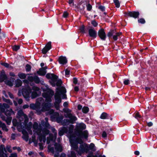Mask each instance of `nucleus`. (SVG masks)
Masks as SVG:
<instances>
[{
  "mask_svg": "<svg viewBox=\"0 0 157 157\" xmlns=\"http://www.w3.org/2000/svg\"><path fill=\"white\" fill-rule=\"evenodd\" d=\"M22 83V81L21 80L17 79L16 81V86L17 87H19L21 86Z\"/></svg>",
  "mask_w": 157,
  "mask_h": 157,
  "instance_id": "nucleus-32",
  "label": "nucleus"
},
{
  "mask_svg": "<svg viewBox=\"0 0 157 157\" xmlns=\"http://www.w3.org/2000/svg\"><path fill=\"white\" fill-rule=\"evenodd\" d=\"M65 75L67 77H69V70L67 68L65 70Z\"/></svg>",
  "mask_w": 157,
  "mask_h": 157,
  "instance_id": "nucleus-48",
  "label": "nucleus"
},
{
  "mask_svg": "<svg viewBox=\"0 0 157 157\" xmlns=\"http://www.w3.org/2000/svg\"><path fill=\"white\" fill-rule=\"evenodd\" d=\"M69 157H76L75 153V151H72L71 152V155H69Z\"/></svg>",
  "mask_w": 157,
  "mask_h": 157,
  "instance_id": "nucleus-44",
  "label": "nucleus"
},
{
  "mask_svg": "<svg viewBox=\"0 0 157 157\" xmlns=\"http://www.w3.org/2000/svg\"><path fill=\"white\" fill-rule=\"evenodd\" d=\"M146 91H149L151 90V88L149 87H146L144 88Z\"/></svg>",
  "mask_w": 157,
  "mask_h": 157,
  "instance_id": "nucleus-64",
  "label": "nucleus"
},
{
  "mask_svg": "<svg viewBox=\"0 0 157 157\" xmlns=\"http://www.w3.org/2000/svg\"><path fill=\"white\" fill-rule=\"evenodd\" d=\"M46 76L47 78L51 79L50 82L52 86H59L62 83V81L60 80H58L57 76L53 74L48 73Z\"/></svg>",
  "mask_w": 157,
  "mask_h": 157,
  "instance_id": "nucleus-10",
  "label": "nucleus"
},
{
  "mask_svg": "<svg viewBox=\"0 0 157 157\" xmlns=\"http://www.w3.org/2000/svg\"><path fill=\"white\" fill-rule=\"evenodd\" d=\"M59 63L62 65L66 64L67 62V59L65 57L61 56L58 59Z\"/></svg>",
  "mask_w": 157,
  "mask_h": 157,
  "instance_id": "nucleus-19",
  "label": "nucleus"
},
{
  "mask_svg": "<svg viewBox=\"0 0 157 157\" xmlns=\"http://www.w3.org/2000/svg\"><path fill=\"white\" fill-rule=\"evenodd\" d=\"M115 34L113 35V39L114 41H116L118 39V37L120 36L122 34L121 32L115 33Z\"/></svg>",
  "mask_w": 157,
  "mask_h": 157,
  "instance_id": "nucleus-25",
  "label": "nucleus"
},
{
  "mask_svg": "<svg viewBox=\"0 0 157 157\" xmlns=\"http://www.w3.org/2000/svg\"><path fill=\"white\" fill-rule=\"evenodd\" d=\"M63 111L64 112L66 113V115H65V116L66 117H69V113H68V110L67 109H64Z\"/></svg>",
  "mask_w": 157,
  "mask_h": 157,
  "instance_id": "nucleus-47",
  "label": "nucleus"
},
{
  "mask_svg": "<svg viewBox=\"0 0 157 157\" xmlns=\"http://www.w3.org/2000/svg\"><path fill=\"white\" fill-rule=\"evenodd\" d=\"M134 154L137 155H138L140 154V152L139 151H135L134 152Z\"/></svg>",
  "mask_w": 157,
  "mask_h": 157,
  "instance_id": "nucleus-63",
  "label": "nucleus"
},
{
  "mask_svg": "<svg viewBox=\"0 0 157 157\" xmlns=\"http://www.w3.org/2000/svg\"><path fill=\"white\" fill-rule=\"evenodd\" d=\"M0 127H1L3 130H4L6 132L8 131V129L7 128L6 125L2 123L0 121Z\"/></svg>",
  "mask_w": 157,
  "mask_h": 157,
  "instance_id": "nucleus-27",
  "label": "nucleus"
},
{
  "mask_svg": "<svg viewBox=\"0 0 157 157\" xmlns=\"http://www.w3.org/2000/svg\"><path fill=\"white\" fill-rule=\"evenodd\" d=\"M54 94V92L51 90H49L47 93L44 92L43 94V97L45 98V101L44 102V100L42 98H40L36 100L35 104H31L30 105L31 108L35 110L39 113L41 112L48 111V114H52L51 118L52 119L56 118L58 123L61 122L63 125H68L69 124L68 120L64 119L62 121V118H57L58 114L56 113H54L52 109H50L51 106V102L52 101V97Z\"/></svg>",
  "mask_w": 157,
  "mask_h": 157,
  "instance_id": "nucleus-1",
  "label": "nucleus"
},
{
  "mask_svg": "<svg viewBox=\"0 0 157 157\" xmlns=\"http://www.w3.org/2000/svg\"><path fill=\"white\" fill-rule=\"evenodd\" d=\"M52 130L53 133L49 134V138L47 137V142L48 144L54 142L56 139L57 132L55 129L54 128H52Z\"/></svg>",
  "mask_w": 157,
  "mask_h": 157,
  "instance_id": "nucleus-11",
  "label": "nucleus"
},
{
  "mask_svg": "<svg viewBox=\"0 0 157 157\" xmlns=\"http://www.w3.org/2000/svg\"><path fill=\"white\" fill-rule=\"evenodd\" d=\"M98 35L101 40L105 41L106 40L107 36L103 28H101L98 30Z\"/></svg>",
  "mask_w": 157,
  "mask_h": 157,
  "instance_id": "nucleus-13",
  "label": "nucleus"
},
{
  "mask_svg": "<svg viewBox=\"0 0 157 157\" xmlns=\"http://www.w3.org/2000/svg\"><path fill=\"white\" fill-rule=\"evenodd\" d=\"M1 147L2 149L0 150V157H7V155L3 152V146H2Z\"/></svg>",
  "mask_w": 157,
  "mask_h": 157,
  "instance_id": "nucleus-28",
  "label": "nucleus"
},
{
  "mask_svg": "<svg viewBox=\"0 0 157 157\" xmlns=\"http://www.w3.org/2000/svg\"><path fill=\"white\" fill-rule=\"evenodd\" d=\"M100 118L102 119H110L111 121L113 120L111 115L105 112L102 113L101 115Z\"/></svg>",
  "mask_w": 157,
  "mask_h": 157,
  "instance_id": "nucleus-17",
  "label": "nucleus"
},
{
  "mask_svg": "<svg viewBox=\"0 0 157 157\" xmlns=\"http://www.w3.org/2000/svg\"><path fill=\"white\" fill-rule=\"evenodd\" d=\"M25 69L27 71H29L31 70V67L29 65L27 64L26 66Z\"/></svg>",
  "mask_w": 157,
  "mask_h": 157,
  "instance_id": "nucleus-46",
  "label": "nucleus"
},
{
  "mask_svg": "<svg viewBox=\"0 0 157 157\" xmlns=\"http://www.w3.org/2000/svg\"><path fill=\"white\" fill-rule=\"evenodd\" d=\"M67 132V129L65 127H63L61 129V130H60L59 132V136H62L64 133H65Z\"/></svg>",
  "mask_w": 157,
  "mask_h": 157,
  "instance_id": "nucleus-26",
  "label": "nucleus"
},
{
  "mask_svg": "<svg viewBox=\"0 0 157 157\" xmlns=\"http://www.w3.org/2000/svg\"><path fill=\"white\" fill-rule=\"evenodd\" d=\"M33 81L36 83H39L40 82V80L39 78L37 76H35L33 78Z\"/></svg>",
  "mask_w": 157,
  "mask_h": 157,
  "instance_id": "nucleus-42",
  "label": "nucleus"
},
{
  "mask_svg": "<svg viewBox=\"0 0 157 157\" xmlns=\"http://www.w3.org/2000/svg\"><path fill=\"white\" fill-rule=\"evenodd\" d=\"M6 149L7 150L10 152H12L11 150L10 149V147L9 146H7L6 147Z\"/></svg>",
  "mask_w": 157,
  "mask_h": 157,
  "instance_id": "nucleus-62",
  "label": "nucleus"
},
{
  "mask_svg": "<svg viewBox=\"0 0 157 157\" xmlns=\"http://www.w3.org/2000/svg\"><path fill=\"white\" fill-rule=\"evenodd\" d=\"M74 0H69V5L71 6H74Z\"/></svg>",
  "mask_w": 157,
  "mask_h": 157,
  "instance_id": "nucleus-51",
  "label": "nucleus"
},
{
  "mask_svg": "<svg viewBox=\"0 0 157 157\" xmlns=\"http://www.w3.org/2000/svg\"><path fill=\"white\" fill-rule=\"evenodd\" d=\"M5 101L7 102L8 104L3 103V105L0 104V117L2 119L6 121L7 124L10 125V124L12 118L11 117H8L6 119L5 116L2 115V113L4 112L6 109L9 108L10 105H12V103L8 99H5Z\"/></svg>",
  "mask_w": 157,
  "mask_h": 157,
  "instance_id": "nucleus-8",
  "label": "nucleus"
},
{
  "mask_svg": "<svg viewBox=\"0 0 157 157\" xmlns=\"http://www.w3.org/2000/svg\"><path fill=\"white\" fill-rule=\"evenodd\" d=\"M18 76L19 78L21 79H24L26 77V75L25 74L19 73L18 74Z\"/></svg>",
  "mask_w": 157,
  "mask_h": 157,
  "instance_id": "nucleus-33",
  "label": "nucleus"
},
{
  "mask_svg": "<svg viewBox=\"0 0 157 157\" xmlns=\"http://www.w3.org/2000/svg\"><path fill=\"white\" fill-rule=\"evenodd\" d=\"M102 136L103 138H105L107 137V135L105 132L104 131L103 132L102 134Z\"/></svg>",
  "mask_w": 157,
  "mask_h": 157,
  "instance_id": "nucleus-52",
  "label": "nucleus"
},
{
  "mask_svg": "<svg viewBox=\"0 0 157 157\" xmlns=\"http://www.w3.org/2000/svg\"><path fill=\"white\" fill-rule=\"evenodd\" d=\"M33 141V142H34V143L35 144V145H36L37 144V142L36 141V139H35V137H32V140Z\"/></svg>",
  "mask_w": 157,
  "mask_h": 157,
  "instance_id": "nucleus-53",
  "label": "nucleus"
},
{
  "mask_svg": "<svg viewBox=\"0 0 157 157\" xmlns=\"http://www.w3.org/2000/svg\"><path fill=\"white\" fill-rule=\"evenodd\" d=\"M74 90L75 92H77L79 90V87L78 86H75L74 87Z\"/></svg>",
  "mask_w": 157,
  "mask_h": 157,
  "instance_id": "nucleus-50",
  "label": "nucleus"
},
{
  "mask_svg": "<svg viewBox=\"0 0 157 157\" xmlns=\"http://www.w3.org/2000/svg\"><path fill=\"white\" fill-rule=\"evenodd\" d=\"M46 122L44 123L43 121L41 122V124L43 125H45L47 127H48L49 126V124L48 123V119L47 118H45Z\"/></svg>",
  "mask_w": 157,
  "mask_h": 157,
  "instance_id": "nucleus-34",
  "label": "nucleus"
},
{
  "mask_svg": "<svg viewBox=\"0 0 157 157\" xmlns=\"http://www.w3.org/2000/svg\"><path fill=\"white\" fill-rule=\"evenodd\" d=\"M91 24L94 27H97L98 25V22L94 20L91 21Z\"/></svg>",
  "mask_w": 157,
  "mask_h": 157,
  "instance_id": "nucleus-39",
  "label": "nucleus"
},
{
  "mask_svg": "<svg viewBox=\"0 0 157 157\" xmlns=\"http://www.w3.org/2000/svg\"><path fill=\"white\" fill-rule=\"evenodd\" d=\"M82 106L80 104H78L77 106V109L78 110H80L82 108Z\"/></svg>",
  "mask_w": 157,
  "mask_h": 157,
  "instance_id": "nucleus-54",
  "label": "nucleus"
},
{
  "mask_svg": "<svg viewBox=\"0 0 157 157\" xmlns=\"http://www.w3.org/2000/svg\"><path fill=\"white\" fill-rule=\"evenodd\" d=\"M71 111L69 109V124H73L76 123L77 118L75 115L71 113Z\"/></svg>",
  "mask_w": 157,
  "mask_h": 157,
  "instance_id": "nucleus-15",
  "label": "nucleus"
},
{
  "mask_svg": "<svg viewBox=\"0 0 157 157\" xmlns=\"http://www.w3.org/2000/svg\"><path fill=\"white\" fill-rule=\"evenodd\" d=\"M51 42H49L42 50V52L44 54H46L47 52L51 48Z\"/></svg>",
  "mask_w": 157,
  "mask_h": 157,
  "instance_id": "nucleus-18",
  "label": "nucleus"
},
{
  "mask_svg": "<svg viewBox=\"0 0 157 157\" xmlns=\"http://www.w3.org/2000/svg\"><path fill=\"white\" fill-rule=\"evenodd\" d=\"M133 116L135 118L137 119H138L141 118V116L140 114L138 112L134 113L133 115Z\"/></svg>",
  "mask_w": 157,
  "mask_h": 157,
  "instance_id": "nucleus-31",
  "label": "nucleus"
},
{
  "mask_svg": "<svg viewBox=\"0 0 157 157\" xmlns=\"http://www.w3.org/2000/svg\"><path fill=\"white\" fill-rule=\"evenodd\" d=\"M68 15V13L67 12H64L63 13V17H66Z\"/></svg>",
  "mask_w": 157,
  "mask_h": 157,
  "instance_id": "nucleus-55",
  "label": "nucleus"
},
{
  "mask_svg": "<svg viewBox=\"0 0 157 157\" xmlns=\"http://www.w3.org/2000/svg\"><path fill=\"white\" fill-rule=\"evenodd\" d=\"M7 77L5 74L4 72H2L0 76V81H4L5 83L10 86L13 85V83L7 80Z\"/></svg>",
  "mask_w": 157,
  "mask_h": 157,
  "instance_id": "nucleus-12",
  "label": "nucleus"
},
{
  "mask_svg": "<svg viewBox=\"0 0 157 157\" xmlns=\"http://www.w3.org/2000/svg\"><path fill=\"white\" fill-rule=\"evenodd\" d=\"M88 27H85L84 25H82L79 28L80 32L82 33H86L87 32Z\"/></svg>",
  "mask_w": 157,
  "mask_h": 157,
  "instance_id": "nucleus-21",
  "label": "nucleus"
},
{
  "mask_svg": "<svg viewBox=\"0 0 157 157\" xmlns=\"http://www.w3.org/2000/svg\"><path fill=\"white\" fill-rule=\"evenodd\" d=\"M73 138L69 135V142L71 149L75 151L81 155L85 152L87 153V144L84 143L82 139L84 138L75 137L73 136Z\"/></svg>",
  "mask_w": 157,
  "mask_h": 157,
  "instance_id": "nucleus-3",
  "label": "nucleus"
},
{
  "mask_svg": "<svg viewBox=\"0 0 157 157\" xmlns=\"http://www.w3.org/2000/svg\"><path fill=\"white\" fill-rule=\"evenodd\" d=\"M87 149H88V151L90 150H91L93 151H95L96 150L94 144L93 143H91L89 146L87 144Z\"/></svg>",
  "mask_w": 157,
  "mask_h": 157,
  "instance_id": "nucleus-22",
  "label": "nucleus"
},
{
  "mask_svg": "<svg viewBox=\"0 0 157 157\" xmlns=\"http://www.w3.org/2000/svg\"><path fill=\"white\" fill-rule=\"evenodd\" d=\"M98 153L97 152L96 154L95 155H93V152H90L88 154L87 157H98Z\"/></svg>",
  "mask_w": 157,
  "mask_h": 157,
  "instance_id": "nucleus-30",
  "label": "nucleus"
},
{
  "mask_svg": "<svg viewBox=\"0 0 157 157\" xmlns=\"http://www.w3.org/2000/svg\"><path fill=\"white\" fill-rule=\"evenodd\" d=\"M98 8L102 12H104L105 10V7L101 5L98 6Z\"/></svg>",
  "mask_w": 157,
  "mask_h": 157,
  "instance_id": "nucleus-40",
  "label": "nucleus"
},
{
  "mask_svg": "<svg viewBox=\"0 0 157 157\" xmlns=\"http://www.w3.org/2000/svg\"><path fill=\"white\" fill-rule=\"evenodd\" d=\"M48 147L49 151L54 154V157H67L66 155L64 153H62L60 156L58 155L59 153L62 151V147L60 144H55V149L50 146H49Z\"/></svg>",
  "mask_w": 157,
  "mask_h": 157,
  "instance_id": "nucleus-9",
  "label": "nucleus"
},
{
  "mask_svg": "<svg viewBox=\"0 0 157 157\" xmlns=\"http://www.w3.org/2000/svg\"><path fill=\"white\" fill-rule=\"evenodd\" d=\"M39 90V88L36 86L33 87L32 90L29 87H27L26 88L22 89V91L19 90L18 95L20 96L22 94L25 99L28 101L30 97L32 99H33L38 96V92H40Z\"/></svg>",
  "mask_w": 157,
  "mask_h": 157,
  "instance_id": "nucleus-5",
  "label": "nucleus"
},
{
  "mask_svg": "<svg viewBox=\"0 0 157 157\" xmlns=\"http://www.w3.org/2000/svg\"><path fill=\"white\" fill-rule=\"evenodd\" d=\"M37 73L40 75H44L46 73V70H44V68L40 69L39 71L37 72Z\"/></svg>",
  "mask_w": 157,
  "mask_h": 157,
  "instance_id": "nucleus-24",
  "label": "nucleus"
},
{
  "mask_svg": "<svg viewBox=\"0 0 157 157\" xmlns=\"http://www.w3.org/2000/svg\"><path fill=\"white\" fill-rule=\"evenodd\" d=\"M86 128V124L83 123L77 124L76 126L74 134L79 138H84L85 139H87L88 136V133L87 130L82 132L83 130Z\"/></svg>",
  "mask_w": 157,
  "mask_h": 157,
  "instance_id": "nucleus-6",
  "label": "nucleus"
},
{
  "mask_svg": "<svg viewBox=\"0 0 157 157\" xmlns=\"http://www.w3.org/2000/svg\"><path fill=\"white\" fill-rule=\"evenodd\" d=\"M34 78L32 76H29L28 78V79L30 81H33V80Z\"/></svg>",
  "mask_w": 157,
  "mask_h": 157,
  "instance_id": "nucleus-58",
  "label": "nucleus"
},
{
  "mask_svg": "<svg viewBox=\"0 0 157 157\" xmlns=\"http://www.w3.org/2000/svg\"><path fill=\"white\" fill-rule=\"evenodd\" d=\"M87 10L88 11H90L91 10L92 8V6L90 4H88L87 5Z\"/></svg>",
  "mask_w": 157,
  "mask_h": 157,
  "instance_id": "nucleus-45",
  "label": "nucleus"
},
{
  "mask_svg": "<svg viewBox=\"0 0 157 157\" xmlns=\"http://www.w3.org/2000/svg\"><path fill=\"white\" fill-rule=\"evenodd\" d=\"M88 33L90 37L95 38L97 36V32L94 28H91L88 30Z\"/></svg>",
  "mask_w": 157,
  "mask_h": 157,
  "instance_id": "nucleus-16",
  "label": "nucleus"
},
{
  "mask_svg": "<svg viewBox=\"0 0 157 157\" xmlns=\"http://www.w3.org/2000/svg\"><path fill=\"white\" fill-rule=\"evenodd\" d=\"M125 14L126 15L130 17L136 18L139 17L140 13L138 11H129L128 13L126 12Z\"/></svg>",
  "mask_w": 157,
  "mask_h": 157,
  "instance_id": "nucleus-14",
  "label": "nucleus"
},
{
  "mask_svg": "<svg viewBox=\"0 0 157 157\" xmlns=\"http://www.w3.org/2000/svg\"><path fill=\"white\" fill-rule=\"evenodd\" d=\"M18 103L19 104H21L22 103V102H23L22 100L21 99H19L18 100Z\"/></svg>",
  "mask_w": 157,
  "mask_h": 157,
  "instance_id": "nucleus-61",
  "label": "nucleus"
},
{
  "mask_svg": "<svg viewBox=\"0 0 157 157\" xmlns=\"http://www.w3.org/2000/svg\"><path fill=\"white\" fill-rule=\"evenodd\" d=\"M124 84L125 85H128L130 83L129 80L127 79L124 80L123 82Z\"/></svg>",
  "mask_w": 157,
  "mask_h": 157,
  "instance_id": "nucleus-49",
  "label": "nucleus"
},
{
  "mask_svg": "<svg viewBox=\"0 0 157 157\" xmlns=\"http://www.w3.org/2000/svg\"><path fill=\"white\" fill-rule=\"evenodd\" d=\"M116 32V31L115 30H111L108 33L107 36L109 37V39L111 38L112 36H113V35Z\"/></svg>",
  "mask_w": 157,
  "mask_h": 157,
  "instance_id": "nucleus-23",
  "label": "nucleus"
},
{
  "mask_svg": "<svg viewBox=\"0 0 157 157\" xmlns=\"http://www.w3.org/2000/svg\"><path fill=\"white\" fill-rule=\"evenodd\" d=\"M80 79L81 83H83L85 81V79L83 78H81Z\"/></svg>",
  "mask_w": 157,
  "mask_h": 157,
  "instance_id": "nucleus-57",
  "label": "nucleus"
},
{
  "mask_svg": "<svg viewBox=\"0 0 157 157\" xmlns=\"http://www.w3.org/2000/svg\"><path fill=\"white\" fill-rule=\"evenodd\" d=\"M89 108L87 106H84L82 109V112L85 114L87 113L89 111Z\"/></svg>",
  "mask_w": 157,
  "mask_h": 157,
  "instance_id": "nucleus-29",
  "label": "nucleus"
},
{
  "mask_svg": "<svg viewBox=\"0 0 157 157\" xmlns=\"http://www.w3.org/2000/svg\"><path fill=\"white\" fill-rule=\"evenodd\" d=\"M3 113H4L5 115L7 117L15 114V112L11 109H7L6 111L5 110L4 112Z\"/></svg>",
  "mask_w": 157,
  "mask_h": 157,
  "instance_id": "nucleus-20",
  "label": "nucleus"
},
{
  "mask_svg": "<svg viewBox=\"0 0 157 157\" xmlns=\"http://www.w3.org/2000/svg\"><path fill=\"white\" fill-rule=\"evenodd\" d=\"M153 125V123L151 122H149L147 123V125L148 127H151Z\"/></svg>",
  "mask_w": 157,
  "mask_h": 157,
  "instance_id": "nucleus-56",
  "label": "nucleus"
},
{
  "mask_svg": "<svg viewBox=\"0 0 157 157\" xmlns=\"http://www.w3.org/2000/svg\"><path fill=\"white\" fill-rule=\"evenodd\" d=\"M113 2L116 7L118 8L120 7V3L118 0H113Z\"/></svg>",
  "mask_w": 157,
  "mask_h": 157,
  "instance_id": "nucleus-36",
  "label": "nucleus"
},
{
  "mask_svg": "<svg viewBox=\"0 0 157 157\" xmlns=\"http://www.w3.org/2000/svg\"><path fill=\"white\" fill-rule=\"evenodd\" d=\"M74 126L72 124H69V134L73 132Z\"/></svg>",
  "mask_w": 157,
  "mask_h": 157,
  "instance_id": "nucleus-38",
  "label": "nucleus"
},
{
  "mask_svg": "<svg viewBox=\"0 0 157 157\" xmlns=\"http://www.w3.org/2000/svg\"><path fill=\"white\" fill-rule=\"evenodd\" d=\"M138 22L139 23H140L143 24H144L146 23V21L143 18H141L138 19Z\"/></svg>",
  "mask_w": 157,
  "mask_h": 157,
  "instance_id": "nucleus-35",
  "label": "nucleus"
},
{
  "mask_svg": "<svg viewBox=\"0 0 157 157\" xmlns=\"http://www.w3.org/2000/svg\"><path fill=\"white\" fill-rule=\"evenodd\" d=\"M66 92L65 88L63 87H59L57 89L55 96V105L57 109H58L59 103L61 102V98L62 99L66 98V96L65 94Z\"/></svg>",
  "mask_w": 157,
  "mask_h": 157,
  "instance_id": "nucleus-7",
  "label": "nucleus"
},
{
  "mask_svg": "<svg viewBox=\"0 0 157 157\" xmlns=\"http://www.w3.org/2000/svg\"><path fill=\"white\" fill-rule=\"evenodd\" d=\"M10 157H17V154L16 153L12 154Z\"/></svg>",
  "mask_w": 157,
  "mask_h": 157,
  "instance_id": "nucleus-59",
  "label": "nucleus"
},
{
  "mask_svg": "<svg viewBox=\"0 0 157 157\" xmlns=\"http://www.w3.org/2000/svg\"><path fill=\"white\" fill-rule=\"evenodd\" d=\"M73 83L75 85L78 84L79 85L80 83H78V80L77 78L76 77H74L73 78L72 80Z\"/></svg>",
  "mask_w": 157,
  "mask_h": 157,
  "instance_id": "nucleus-37",
  "label": "nucleus"
},
{
  "mask_svg": "<svg viewBox=\"0 0 157 157\" xmlns=\"http://www.w3.org/2000/svg\"><path fill=\"white\" fill-rule=\"evenodd\" d=\"M20 48V46L15 45L13 47V49L14 51H17Z\"/></svg>",
  "mask_w": 157,
  "mask_h": 157,
  "instance_id": "nucleus-43",
  "label": "nucleus"
},
{
  "mask_svg": "<svg viewBox=\"0 0 157 157\" xmlns=\"http://www.w3.org/2000/svg\"><path fill=\"white\" fill-rule=\"evenodd\" d=\"M33 128L34 129L33 132H36L38 135V139L40 142L39 143L40 148L42 150L46 141V136L49 133V131L46 128L43 129L38 128V124L36 123L34 124Z\"/></svg>",
  "mask_w": 157,
  "mask_h": 157,
  "instance_id": "nucleus-4",
  "label": "nucleus"
},
{
  "mask_svg": "<svg viewBox=\"0 0 157 157\" xmlns=\"http://www.w3.org/2000/svg\"><path fill=\"white\" fill-rule=\"evenodd\" d=\"M7 94L9 95L11 98H13V95L10 93L8 92L7 93Z\"/></svg>",
  "mask_w": 157,
  "mask_h": 157,
  "instance_id": "nucleus-60",
  "label": "nucleus"
},
{
  "mask_svg": "<svg viewBox=\"0 0 157 157\" xmlns=\"http://www.w3.org/2000/svg\"><path fill=\"white\" fill-rule=\"evenodd\" d=\"M1 64L2 65L5 66L6 67L8 68H12V67L10 66L7 63H1Z\"/></svg>",
  "mask_w": 157,
  "mask_h": 157,
  "instance_id": "nucleus-41",
  "label": "nucleus"
},
{
  "mask_svg": "<svg viewBox=\"0 0 157 157\" xmlns=\"http://www.w3.org/2000/svg\"><path fill=\"white\" fill-rule=\"evenodd\" d=\"M17 117L19 119V121L18 122L16 119H13L12 121L13 124V126H17V129L19 132H22L23 134V138L27 141L29 137L25 130H27L29 133L32 134V131L30 130L32 127V123L29 122L27 124L28 121V117L22 110L18 111Z\"/></svg>",
  "mask_w": 157,
  "mask_h": 157,
  "instance_id": "nucleus-2",
  "label": "nucleus"
}]
</instances>
